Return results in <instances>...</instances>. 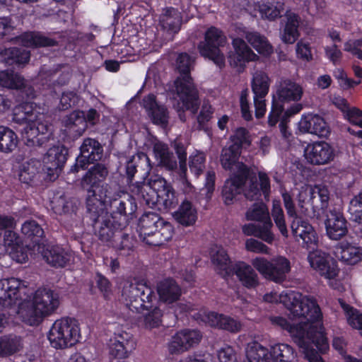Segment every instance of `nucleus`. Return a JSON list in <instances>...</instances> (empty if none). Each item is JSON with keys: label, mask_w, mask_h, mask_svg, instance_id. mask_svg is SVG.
Here are the masks:
<instances>
[{"label": "nucleus", "mask_w": 362, "mask_h": 362, "mask_svg": "<svg viewBox=\"0 0 362 362\" xmlns=\"http://www.w3.org/2000/svg\"><path fill=\"white\" fill-rule=\"evenodd\" d=\"M193 63L194 60L187 54H179L177 68L180 75L173 81L168 90L173 107L182 122L186 120V110L195 115L199 105V91L189 74Z\"/></svg>", "instance_id": "1"}, {"label": "nucleus", "mask_w": 362, "mask_h": 362, "mask_svg": "<svg viewBox=\"0 0 362 362\" xmlns=\"http://www.w3.org/2000/svg\"><path fill=\"white\" fill-rule=\"evenodd\" d=\"M321 318L322 315L313 320L297 319L299 323L296 325H291L281 316H271L269 320L273 325L287 330L299 347L305 349V355L311 362H322L319 354L313 348V344L319 349H325L327 346V339L320 322Z\"/></svg>", "instance_id": "2"}, {"label": "nucleus", "mask_w": 362, "mask_h": 362, "mask_svg": "<svg viewBox=\"0 0 362 362\" xmlns=\"http://www.w3.org/2000/svg\"><path fill=\"white\" fill-rule=\"evenodd\" d=\"M59 305L60 300L57 293L50 288H40L29 300L20 305L18 314L25 324L37 326L45 318L54 313Z\"/></svg>", "instance_id": "3"}, {"label": "nucleus", "mask_w": 362, "mask_h": 362, "mask_svg": "<svg viewBox=\"0 0 362 362\" xmlns=\"http://www.w3.org/2000/svg\"><path fill=\"white\" fill-rule=\"evenodd\" d=\"M264 300L268 303H283L289 311L288 317L293 320H313L321 316L320 308L313 296L303 295L299 292H291L279 296L269 293L264 296Z\"/></svg>", "instance_id": "4"}, {"label": "nucleus", "mask_w": 362, "mask_h": 362, "mask_svg": "<svg viewBox=\"0 0 362 362\" xmlns=\"http://www.w3.org/2000/svg\"><path fill=\"white\" fill-rule=\"evenodd\" d=\"M16 114L15 119L26 125L22 130V136L28 146H40L46 140L44 136L50 132L51 126L45 119V115L35 110L33 103H26Z\"/></svg>", "instance_id": "5"}, {"label": "nucleus", "mask_w": 362, "mask_h": 362, "mask_svg": "<svg viewBox=\"0 0 362 362\" xmlns=\"http://www.w3.org/2000/svg\"><path fill=\"white\" fill-rule=\"evenodd\" d=\"M139 227L140 238L151 246L165 244L173 235L172 225L153 212L144 214L139 219Z\"/></svg>", "instance_id": "6"}, {"label": "nucleus", "mask_w": 362, "mask_h": 362, "mask_svg": "<svg viewBox=\"0 0 362 362\" xmlns=\"http://www.w3.org/2000/svg\"><path fill=\"white\" fill-rule=\"evenodd\" d=\"M122 298L126 305L136 312L149 310L153 306V300L156 299L153 291L144 281H125Z\"/></svg>", "instance_id": "7"}, {"label": "nucleus", "mask_w": 362, "mask_h": 362, "mask_svg": "<svg viewBox=\"0 0 362 362\" xmlns=\"http://www.w3.org/2000/svg\"><path fill=\"white\" fill-rule=\"evenodd\" d=\"M80 336L77 320L71 317H62L53 323L47 337L53 348L64 349L76 344Z\"/></svg>", "instance_id": "8"}, {"label": "nucleus", "mask_w": 362, "mask_h": 362, "mask_svg": "<svg viewBox=\"0 0 362 362\" xmlns=\"http://www.w3.org/2000/svg\"><path fill=\"white\" fill-rule=\"evenodd\" d=\"M251 264L265 279L276 283L284 281L291 271L289 260L282 256L274 257L270 261L257 257L252 259Z\"/></svg>", "instance_id": "9"}, {"label": "nucleus", "mask_w": 362, "mask_h": 362, "mask_svg": "<svg viewBox=\"0 0 362 362\" xmlns=\"http://www.w3.org/2000/svg\"><path fill=\"white\" fill-rule=\"evenodd\" d=\"M226 37L221 30L215 27L210 28L205 33L204 41L198 45L202 56L212 60L218 67L225 66V57L219 47L225 45Z\"/></svg>", "instance_id": "10"}, {"label": "nucleus", "mask_w": 362, "mask_h": 362, "mask_svg": "<svg viewBox=\"0 0 362 362\" xmlns=\"http://www.w3.org/2000/svg\"><path fill=\"white\" fill-rule=\"evenodd\" d=\"M108 205L109 215L115 216V218L119 221L125 218L127 225L137 209L135 199L132 195L122 191L117 192L113 189L111 197L108 199Z\"/></svg>", "instance_id": "11"}, {"label": "nucleus", "mask_w": 362, "mask_h": 362, "mask_svg": "<svg viewBox=\"0 0 362 362\" xmlns=\"http://www.w3.org/2000/svg\"><path fill=\"white\" fill-rule=\"evenodd\" d=\"M112 194V187L106 185L104 187H97L94 190L87 191L86 199L87 216L91 220L92 223L104 217L105 204H108V199Z\"/></svg>", "instance_id": "12"}, {"label": "nucleus", "mask_w": 362, "mask_h": 362, "mask_svg": "<svg viewBox=\"0 0 362 362\" xmlns=\"http://www.w3.org/2000/svg\"><path fill=\"white\" fill-rule=\"evenodd\" d=\"M95 234L98 239L110 245L121 230H124L127 226L125 218L119 221L115 216L105 214L104 217L93 222Z\"/></svg>", "instance_id": "13"}, {"label": "nucleus", "mask_w": 362, "mask_h": 362, "mask_svg": "<svg viewBox=\"0 0 362 362\" xmlns=\"http://www.w3.org/2000/svg\"><path fill=\"white\" fill-rule=\"evenodd\" d=\"M86 129L87 122L83 113L74 111L62 120L61 137L64 141L70 142L81 136Z\"/></svg>", "instance_id": "14"}, {"label": "nucleus", "mask_w": 362, "mask_h": 362, "mask_svg": "<svg viewBox=\"0 0 362 362\" xmlns=\"http://www.w3.org/2000/svg\"><path fill=\"white\" fill-rule=\"evenodd\" d=\"M0 86L18 90L22 100H31L36 95L32 85L23 76L13 71H0Z\"/></svg>", "instance_id": "15"}, {"label": "nucleus", "mask_w": 362, "mask_h": 362, "mask_svg": "<svg viewBox=\"0 0 362 362\" xmlns=\"http://www.w3.org/2000/svg\"><path fill=\"white\" fill-rule=\"evenodd\" d=\"M202 339L197 329H185L177 332L168 344L170 354H180L198 345Z\"/></svg>", "instance_id": "16"}, {"label": "nucleus", "mask_w": 362, "mask_h": 362, "mask_svg": "<svg viewBox=\"0 0 362 362\" xmlns=\"http://www.w3.org/2000/svg\"><path fill=\"white\" fill-rule=\"evenodd\" d=\"M308 259L310 267L322 276L331 280L338 275L337 262L328 254L315 250L309 253Z\"/></svg>", "instance_id": "17"}, {"label": "nucleus", "mask_w": 362, "mask_h": 362, "mask_svg": "<svg viewBox=\"0 0 362 362\" xmlns=\"http://www.w3.org/2000/svg\"><path fill=\"white\" fill-rule=\"evenodd\" d=\"M334 148L325 141L309 144L304 149L306 160L316 165H326L334 158Z\"/></svg>", "instance_id": "18"}, {"label": "nucleus", "mask_w": 362, "mask_h": 362, "mask_svg": "<svg viewBox=\"0 0 362 362\" xmlns=\"http://www.w3.org/2000/svg\"><path fill=\"white\" fill-rule=\"evenodd\" d=\"M240 174L235 175L228 179L223 186L222 198L226 205L232 204L236 197L240 193L249 174V169L245 164H239Z\"/></svg>", "instance_id": "19"}, {"label": "nucleus", "mask_w": 362, "mask_h": 362, "mask_svg": "<svg viewBox=\"0 0 362 362\" xmlns=\"http://www.w3.org/2000/svg\"><path fill=\"white\" fill-rule=\"evenodd\" d=\"M68 149L63 146L50 148L43 158L50 180H55L67 160Z\"/></svg>", "instance_id": "20"}, {"label": "nucleus", "mask_w": 362, "mask_h": 362, "mask_svg": "<svg viewBox=\"0 0 362 362\" xmlns=\"http://www.w3.org/2000/svg\"><path fill=\"white\" fill-rule=\"evenodd\" d=\"M103 153V146L97 140L86 138L80 147V155L76 158L75 167L83 170L90 163L100 160Z\"/></svg>", "instance_id": "21"}, {"label": "nucleus", "mask_w": 362, "mask_h": 362, "mask_svg": "<svg viewBox=\"0 0 362 362\" xmlns=\"http://www.w3.org/2000/svg\"><path fill=\"white\" fill-rule=\"evenodd\" d=\"M232 45L234 51L228 54V62L231 66L243 67L246 62L255 61L259 58L241 38H234Z\"/></svg>", "instance_id": "22"}, {"label": "nucleus", "mask_w": 362, "mask_h": 362, "mask_svg": "<svg viewBox=\"0 0 362 362\" xmlns=\"http://www.w3.org/2000/svg\"><path fill=\"white\" fill-rule=\"evenodd\" d=\"M325 221L327 236L334 240H339L348 233L347 222L343 214L336 209L330 210Z\"/></svg>", "instance_id": "23"}, {"label": "nucleus", "mask_w": 362, "mask_h": 362, "mask_svg": "<svg viewBox=\"0 0 362 362\" xmlns=\"http://www.w3.org/2000/svg\"><path fill=\"white\" fill-rule=\"evenodd\" d=\"M156 291L159 300L168 306H173L182 296V288L172 278L164 279L157 283Z\"/></svg>", "instance_id": "24"}, {"label": "nucleus", "mask_w": 362, "mask_h": 362, "mask_svg": "<svg viewBox=\"0 0 362 362\" xmlns=\"http://www.w3.org/2000/svg\"><path fill=\"white\" fill-rule=\"evenodd\" d=\"M142 105L154 124L163 127L167 126L169 119L168 111L164 105L157 103L154 95L149 94L144 97Z\"/></svg>", "instance_id": "25"}, {"label": "nucleus", "mask_w": 362, "mask_h": 362, "mask_svg": "<svg viewBox=\"0 0 362 362\" xmlns=\"http://www.w3.org/2000/svg\"><path fill=\"white\" fill-rule=\"evenodd\" d=\"M283 17L284 28L280 34L281 40L286 44H293L300 36L298 27L301 18L291 10H286Z\"/></svg>", "instance_id": "26"}, {"label": "nucleus", "mask_w": 362, "mask_h": 362, "mask_svg": "<svg viewBox=\"0 0 362 362\" xmlns=\"http://www.w3.org/2000/svg\"><path fill=\"white\" fill-rule=\"evenodd\" d=\"M21 282L15 278L0 280V304L4 307L12 305L21 298Z\"/></svg>", "instance_id": "27"}, {"label": "nucleus", "mask_w": 362, "mask_h": 362, "mask_svg": "<svg viewBox=\"0 0 362 362\" xmlns=\"http://www.w3.org/2000/svg\"><path fill=\"white\" fill-rule=\"evenodd\" d=\"M299 129L304 133L315 134L318 136H327L329 127L322 117L317 115H308L299 122Z\"/></svg>", "instance_id": "28"}, {"label": "nucleus", "mask_w": 362, "mask_h": 362, "mask_svg": "<svg viewBox=\"0 0 362 362\" xmlns=\"http://www.w3.org/2000/svg\"><path fill=\"white\" fill-rule=\"evenodd\" d=\"M108 175L107 168L102 164L93 165L83 176L81 185L86 191L94 190L97 187H104L105 185H100Z\"/></svg>", "instance_id": "29"}, {"label": "nucleus", "mask_w": 362, "mask_h": 362, "mask_svg": "<svg viewBox=\"0 0 362 362\" xmlns=\"http://www.w3.org/2000/svg\"><path fill=\"white\" fill-rule=\"evenodd\" d=\"M40 252L45 261L54 267H64L69 261V255L59 246H39Z\"/></svg>", "instance_id": "30"}, {"label": "nucleus", "mask_w": 362, "mask_h": 362, "mask_svg": "<svg viewBox=\"0 0 362 362\" xmlns=\"http://www.w3.org/2000/svg\"><path fill=\"white\" fill-rule=\"evenodd\" d=\"M309 189L312 192L315 218L320 220L327 214L326 211L329 206L330 192L327 187L322 185H315L314 187H309Z\"/></svg>", "instance_id": "31"}, {"label": "nucleus", "mask_w": 362, "mask_h": 362, "mask_svg": "<svg viewBox=\"0 0 362 362\" xmlns=\"http://www.w3.org/2000/svg\"><path fill=\"white\" fill-rule=\"evenodd\" d=\"M291 228L296 238L301 239L308 248L317 245V233L309 223L297 219L293 222Z\"/></svg>", "instance_id": "32"}, {"label": "nucleus", "mask_w": 362, "mask_h": 362, "mask_svg": "<svg viewBox=\"0 0 362 362\" xmlns=\"http://www.w3.org/2000/svg\"><path fill=\"white\" fill-rule=\"evenodd\" d=\"M18 43L24 47H53L57 45V42L40 33L26 32L23 34L13 37Z\"/></svg>", "instance_id": "33"}, {"label": "nucleus", "mask_w": 362, "mask_h": 362, "mask_svg": "<svg viewBox=\"0 0 362 362\" xmlns=\"http://www.w3.org/2000/svg\"><path fill=\"white\" fill-rule=\"evenodd\" d=\"M276 93L280 101H298L302 98L303 90L298 83L290 79H286L281 81Z\"/></svg>", "instance_id": "34"}, {"label": "nucleus", "mask_w": 362, "mask_h": 362, "mask_svg": "<svg viewBox=\"0 0 362 362\" xmlns=\"http://www.w3.org/2000/svg\"><path fill=\"white\" fill-rule=\"evenodd\" d=\"M235 273L243 286L255 288L259 284V276L251 265L240 262L234 267Z\"/></svg>", "instance_id": "35"}, {"label": "nucleus", "mask_w": 362, "mask_h": 362, "mask_svg": "<svg viewBox=\"0 0 362 362\" xmlns=\"http://www.w3.org/2000/svg\"><path fill=\"white\" fill-rule=\"evenodd\" d=\"M207 322L211 327H218L230 332H240L242 324L238 320L223 314L211 313L207 316Z\"/></svg>", "instance_id": "36"}, {"label": "nucleus", "mask_w": 362, "mask_h": 362, "mask_svg": "<svg viewBox=\"0 0 362 362\" xmlns=\"http://www.w3.org/2000/svg\"><path fill=\"white\" fill-rule=\"evenodd\" d=\"M337 257L348 264H355L362 259V247L341 242L336 249Z\"/></svg>", "instance_id": "37"}, {"label": "nucleus", "mask_w": 362, "mask_h": 362, "mask_svg": "<svg viewBox=\"0 0 362 362\" xmlns=\"http://www.w3.org/2000/svg\"><path fill=\"white\" fill-rule=\"evenodd\" d=\"M240 144H232L228 147H224L221 151V164L226 170H232L234 168L237 170V174H240V168L239 164H243L238 162V158L240 154Z\"/></svg>", "instance_id": "38"}, {"label": "nucleus", "mask_w": 362, "mask_h": 362, "mask_svg": "<svg viewBox=\"0 0 362 362\" xmlns=\"http://www.w3.org/2000/svg\"><path fill=\"white\" fill-rule=\"evenodd\" d=\"M129 189L143 204L149 207L152 208L158 203L159 195L144 183L139 182L132 183L129 185Z\"/></svg>", "instance_id": "39"}, {"label": "nucleus", "mask_w": 362, "mask_h": 362, "mask_svg": "<svg viewBox=\"0 0 362 362\" xmlns=\"http://www.w3.org/2000/svg\"><path fill=\"white\" fill-rule=\"evenodd\" d=\"M173 216L181 225L189 226L196 222L197 211L190 201L184 199L178 209L175 211Z\"/></svg>", "instance_id": "40"}, {"label": "nucleus", "mask_w": 362, "mask_h": 362, "mask_svg": "<svg viewBox=\"0 0 362 362\" xmlns=\"http://www.w3.org/2000/svg\"><path fill=\"white\" fill-rule=\"evenodd\" d=\"M242 230L245 235H253L269 244H272L274 240V234L269 223L266 224H245L242 227Z\"/></svg>", "instance_id": "41"}, {"label": "nucleus", "mask_w": 362, "mask_h": 362, "mask_svg": "<svg viewBox=\"0 0 362 362\" xmlns=\"http://www.w3.org/2000/svg\"><path fill=\"white\" fill-rule=\"evenodd\" d=\"M244 35L247 42L259 54L269 55L273 52V47L267 38L255 30H245Z\"/></svg>", "instance_id": "42"}, {"label": "nucleus", "mask_w": 362, "mask_h": 362, "mask_svg": "<svg viewBox=\"0 0 362 362\" xmlns=\"http://www.w3.org/2000/svg\"><path fill=\"white\" fill-rule=\"evenodd\" d=\"M30 59V52L25 49L12 47L0 52V61L8 66L26 64Z\"/></svg>", "instance_id": "43"}, {"label": "nucleus", "mask_w": 362, "mask_h": 362, "mask_svg": "<svg viewBox=\"0 0 362 362\" xmlns=\"http://www.w3.org/2000/svg\"><path fill=\"white\" fill-rule=\"evenodd\" d=\"M211 259L216 270L221 275H227L230 268V259L223 247L214 245L211 247Z\"/></svg>", "instance_id": "44"}, {"label": "nucleus", "mask_w": 362, "mask_h": 362, "mask_svg": "<svg viewBox=\"0 0 362 362\" xmlns=\"http://www.w3.org/2000/svg\"><path fill=\"white\" fill-rule=\"evenodd\" d=\"M297 200L298 212L306 217L315 218V210L313 204L312 192L309 187L300 188Z\"/></svg>", "instance_id": "45"}, {"label": "nucleus", "mask_w": 362, "mask_h": 362, "mask_svg": "<svg viewBox=\"0 0 362 362\" xmlns=\"http://www.w3.org/2000/svg\"><path fill=\"white\" fill-rule=\"evenodd\" d=\"M245 218L247 221L259 222L260 224L270 223L271 228H273L269 212L267 206L262 202L255 203L250 207L246 213Z\"/></svg>", "instance_id": "46"}, {"label": "nucleus", "mask_w": 362, "mask_h": 362, "mask_svg": "<svg viewBox=\"0 0 362 362\" xmlns=\"http://www.w3.org/2000/svg\"><path fill=\"white\" fill-rule=\"evenodd\" d=\"M135 240L124 230H121L110 246L114 247L120 255H129L134 250Z\"/></svg>", "instance_id": "47"}, {"label": "nucleus", "mask_w": 362, "mask_h": 362, "mask_svg": "<svg viewBox=\"0 0 362 362\" xmlns=\"http://www.w3.org/2000/svg\"><path fill=\"white\" fill-rule=\"evenodd\" d=\"M153 153L156 158L159 160V163L168 170H174L177 168V161L172 153L169 151L166 144L162 142H156L153 145Z\"/></svg>", "instance_id": "48"}, {"label": "nucleus", "mask_w": 362, "mask_h": 362, "mask_svg": "<svg viewBox=\"0 0 362 362\" xmlns=\"http://www.w3.org/2000/svg\"><path fill=\"white\" fill-rule=\"evenodd\" d=\"M160 22L164 30L174 33H177L181 25L180 13L175 8H168L160 16Z\"/></svg>", "instance_id": "49"}, {"label": "nucleus", "mask_w": 362, "mask_h": 362, "mask_svg": "<svg viewBox=\"0 0 362 362\" xmlns=\"http://www.w3.org/2000/svg\"><path fill=\"white\" fill-rule=\"evenodd\" d=\"M23 348L20 337L5 335L0 337V356H8L19 351Z\"/></svg>", "instance_id": "50"}, {"label": "nucleus", "mask_w": 362, "mask_h": 362, "mask_svg": "<svg viewBox=\"0 0 362 362\" xmlns=\"http://www.w3.org/2000/svg\"><path fill=\"white\" fill-rule=\"evenodd\" d=\"M270 356L275 362H295L296 354L290 345L278 344L272 347Z\"/></svg>", "instance_id": "51"}, {"label": "nucleus", "mask_w": 362, "mask_h": 362, "mask_svg": "<svg viewBox=\"0 0 362 362\" xmlns=\"http://www.w3.org/2000/svg\"><path fill=\"white\" fill-rule=\"evenodd\" d=\"M246 357L247 362H271L268 349L257 341L247 345Z\"/></svg>", "instance_id": "52"}, {"label": "nucleus", "mask_w": 362, "mask_h": 362, "mask_svg": "<svg viewBox=\"0 0 362 362\" xmlns=\"http://www.w3.org/2000/svg\"><path fill=\"white\" fill-rule=\"evenodd\" d=\"M141 165H146L148 169L151 168L150 159L144 153H139L132 156L126 164V175L129 180V185L132 184V181L136 173V168Z\"/></svg>", "instance_id": "53"}, {"label": "nucleus", "mask_w": 362, "mask_h": 362, "mask_svg": "<svg viewBox=\"0 0 362 362\" xmlns=\"http://www.w3.org/2000/svg\"><path fill=\"white\" fill-rule=\"evenodd\" d=\"M17 144L16 133L8 127L0 126V151L11 152L16 148Z\"/></svg>", "instance_id": "54"}, {"label": "nucleus", "mask_w": 362, "mask_h": 362, "mask_svg": "<svg viewBox=\"0 0 362 362\" xmlns=\"http://www.w3.org/2000/svg\"><path fill=\"white\" fill-rule=\"evenodd\" d=\"M269 88L268 76L262 71H257L253 75L252 89L254 96L265 98Z\"/></svg>", "instance_id": "55"}, {"label": "nucleus", "mask_w": 362, "mask_h": 362, "mask_svg": "<svg viewBox=\"0 0 362 362\" xmlns=\"http://www.w3.org/2000/svg\"><path fill=\"white\" fill-rule=\"evenodd\" d=\"M57 74V71L54 70L42 71L40 77L42 83L47 84L48 86H63L69 80V73H64L60 77L55 78Z\"/></svg>", "instance_id": "56"}, {"label": "nucleus", "mask_w": 362, "mask_h": 362, "mask_svg": "<svg viewBox=\"0 0 362 362\" xmlns=\"http://www.w3.org/2000/svg\"><path fill=\"white\" fill-rule=\"evenodd\" d=\"M339 303L346 313L348 323L352 327L361 330L362 333V313L356 309L350 307L341 299H339Z\"/></svg>", "instance_id": "57"}, {"label": "nucleus", "mask_w": 362, "mask_h": 362, "mask_svg": "<svg viewBox=\"0 0 362 362\" xmlns=\"http://www.w3.org/2000/svg\"><path fill=\"white\" fill-rule=\"evenodd\" d=\"M22 233L28 238L37 242L44 235L42 227L34 220L25 221L21 226Z\"/></svg>", "instance_id": "58"}, {"label": "nucleus", "mask_w": 362, "mask_h": 362, "mask_svg": "<svg viewBox=\"0 0 362 362\" xmlns=\"http://www.w3.org/2000/svg\"><path fill=\"white\" fill-rule=\"evenodd\" d=\"M284 10V4L276 1L275 4L269 1L266 3L259 11L261 17L269 21H274L281 16V13Z\"/></svg>", "instance_id": "59"}, {"label": "nucleus", "mask_w": 362, "mask_h": 362, "mask_svg": "<svg viewBox=\"0 0 362 362\" xmlns=\"http://www.w3.org/2000/svg\"><path fill=\"white\" fill-rule=\"evenodd\" d=\"M348 212L352 221L362 223V192H359L351 199Z\"/></svg>", "instance_id": "60"}, {"label": "nucleus", "mask_w": 362, "mask_h": 362, "mask_svg": "<svg viewBox=\"0 0 362 362\" xmlns=\"http://www.w3.org/2000/svg\"><path fill=\"white\" fill-rule=\"evenodd\" d=\"M272 216L281 233L284 236H287L288 230L285 223L284 211L279 201H273Z\"/></svg>", "instance_id": "61"}, {"label": "nucleus", "mask_w": 362, "mask_h": 362, "mask_svg": "<svg viewBox=\"0 0 362 362\" xmlns=\"http://www.w3.org/2000/svg\"><path fill=\"white\" fill-rule=\"evenodd\" d=\"M40 165L39 162H28L23 164L19 173V179L24 183L32 182L38 173V168L36 165Z\"/></svg>", "instance_id": "62"}, {"label": "nucleus", "mask_w": 362, "mask_h": 362, "mask_svg": "<svg viewBox=\"0 0 362 362\" xmlns=\"http://www.w3.org/2000/svg\"><path fill=\"white\" fill-rule=\"evenodd\" d=\"M22 244L19 235L13 229L6 230L3 235V245L11 252H13Z\"/></svg>", "instance_id": "63"}, {"label": "nucleus", "mask_w": 362, "mask_h": 362, "mask_svg": "<svg viewBox=\"0 0 362 362\" xmlns=\"http://www.w3.org/2000/svg\"><path fill=\"white\" fill-rule=\"evenodd\" d=\"M178 204V198L175 194V192L170 186L158 197V204L163 205L165 209L175 208Z\"/></svg>", "instance_id": "64"}]
</instances>
